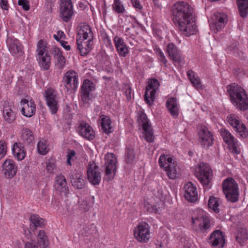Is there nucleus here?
<instances>
[{"label":"nucleus","instance_id":"obj_13","mask_svg":"<svg viewBox=\"0 0 248 248\" xmlns=\"http://www.w3.org/2000/svg\"><path fill=\"white\" fill-rule=\"evenodd\" d=\"M213 172L210 165L202 162V186L204 191H208L212 186Z\"/></svg>","mask_w":248,"mask_h":248},{"label":"nucleus","instance_id":"obj_7","mask_svg":"<svg viewBox=\"0 0 248 248\" xmlns=\"http://www.w3.org/2000/svg\"><path fill=\"white\" fill-rule=\"evenodd\" d=\"M134 235L138 241L147 243L150 238L149 224L144 222L140 223L134 230Z\"/></svg>","mask_w":248,"mask_h":248},{"label":"nucleus","instance_id":"obj_59","mask_svg":"<svg viewBox=\"0 0 248 248\" xmlns=\"http://www.w3.org/2000/svg\"><path fill=\"white\" fill-rule=\"evenodd\" d=\"M24 248H38L35 242H29L25 244Z\"/></svg>","mask_w":248,"mask_h":248},{"label":"nucleus","instance_id":"obj_11","mask_svg":"<svg viewBox=\"0 0 248 248\" xmlns=\"http://www.w3.org/2000/svg\"><path fill=\"white\" fill-rule=\"evenodd\" d=\"M87 178L89 181L93 185L100 183L101 175L99 168L94 162H90L88 165Z\"/></svg>","mask_w":248,"mask_h":248},{"label":"nucleus","instance_id":"obj_54","mask_svg":"<svg viewBox=\"0 0 248 248\" xmlns=\"http://www.w3.org/2000/svg\"><path fill=\"white\" fill-rule=\"evenodd\" d=\"M156 53L158 60L164 64L166 65L167 60L162 50L160 48H157Z\"/></svg>","mask_w":248,"mask_h":248},{"label":"nucleus","instance_id":"obj_39","mask_svg":"<svg viewBox=\"0 0 248 248\" xmlns=\"http://www.w3.org/2000/svg\"><path fill=\"white\" fill-rule=\"evenodd\" d=\"M240 16L245 18L248 14V0H237Z\"/></svg>","mask_w":248,"mask_h":248},{"label":"nucleus","instance_id":"obj_36","mask_svg":"<svg viewBox=\"0 0 248 248\" xmlns=\"http://www.w3.org/2000/svg\"><path fill=\"white\" fill-rule=\"evenodd\" d=\"M192 224L194 231L200 232L202 230V213L200 211H195L192 217Z\"/></svg>","mask_w":248,"mask_h":248},{"label":"nucleus","instance_id":"obj_8","mask_svg":"<svg viewBox=\"0 0 248 248\" xmlns=\"http://www.w3.org/2000/svg\"><path fill=\"white\" fill-rule=\"evenodd\" d=\"M220 135L232 154L238 155L240 153V150L238 148L239 145L237 140L229 131L222 128L220 130Z\"/></svg>","mask_w":248,"mask_h":248},{"label":"nucleus","instance_id":"obj_61","mask_svg":"<svg viewBox=\"0 0 248 248\" xmlns=\"http://www.w3.org/2000/svg\"><path fill=\"white\" fill-rule=\"evenodd\" d=\"M131 2L133 5V6L137 9H141L142 8V6L140 3V2L138 0H131Z\"/></svg>","mask_w":248,"mask_h":248},{"label":"nucleus","instance_id":"obj_55","mask_svg":"<svg viewBox=\"0 0 248 248\" xmlns=\"http://www.w3.org/2000/svg\"><path fill=\"white\" fill-rule=\"evenodd\" d=\"M18 4L21 6L24 11H28L30 8L29 2L28 0H18Z\"/></svg>","mask_w":248,"mask_h":248},{"label":"nucleus","instance_id":"obj_24","mask_svg":"<svg viewBox=\"0 0 248 248\" xmlns=\"http://www.w3.org/2000/svg\"><path fill=\"white\" fill-rule=\"evenodd\" d=\"M6 42L9 47V51L13 55L16 54L22 55L23 53L22 46L17 39L12 37H8Z\"/></svg>","mask_w":248,"mask_h":248},{"label":"nucleus","instance_id":"obj_52","mask_svg":"<svg viewBox=\"0 0 248 248\" xmlns=\"http://www.w3.org/2000/svg\"><path fill=\"white\" fill-rule=\"evenodd\" d=\"M76 152L74 150H68L67 155L66 163L68 165L72 166L76 159Z\"/></svg>","mask_w":248,"mask_h":248},{"label":"nucleus","instance_id":"obj_4","mask_svg":"<svg viewBox=\"0 0 248 248\" xmlns=\"http://www.w3.org/2000/svg\"><path fill=\"white\" fill-rule=\"evenodd\" d=\"M44 95L51 113L56 114L60 108V97L57 92L52 88H48L45 91Z\"/></svg>","mask_w":248,"mask_h":248},{"label":"nucleus","instance_id":"obj_5","mask_svg":"<svg viewBox=\"0 0 248 248\" xmlns=\"http://www.w3.org/2000/svg\"><path fill=\"white\" fill-rule=\"evenodd\" d=\"M228 124L231 125L234 131L240 136L245 139L248 136V130L245 125L241 122L240 119L235 114H231L226 118Z\"/></svg>","mask_w":248,"mask_h":248},{"label":"nucleus","instance_id":"obj_9","mask_svg":"<svg viewBox=\"0 0 248 248\" xmlns=\"http://www.w3.org/2000/svg\"><path fill=\"white\" fill-rule=\"evenodd\" d=\"M95 87L93 83L89 79H85L80 89L81 100L84 104H87L93 98V92Z\"/></svg>","mask_w":248,"mask_h":248},{"label":"nucleus","instance_id":"obj_46","mask_svg":"<svg viewBox=\"0 0 248 248\" xmlns=\"http://www.w3.org/2000/svg\"><path fill=\"white\" fill-rule=\"evenodd\" d=\"M37 56H39L44 55L46 54H49L47 51L46 43L43 40H40L37 44Z\"/></svg>","mask_w":248,"mask_h":248},{"label":"nucleus","instance_id":"obj_64","mask_svg":"<svg viewBox=\"0 0 248 248\" xmlns=\"http://www.w3.org/2000/svg\"><path fill=\"white\" fill-rule=\"evenodd\" d=\"M107 39H108V43H109V44H110V46L111 48H112V49H113V46H112V44H111V42H110V40L108 38H107Z\"/></svg>","mask_w":248,"mask_h":248},{"label":"nucleus","instance_id":"obj_51","mask_svg":"<svg viewBox=\"0 0 248 248\" xmlns=\"http://www.w3.org/2000/svg\"><path fill=\"white\" fill-rule=\"evenodd\" d=\"M113 9L118 13H124L125 9L120 0H114Z\"/></svg>","mask_w":248,"mask_h":248},{"label":"nucleus","instance_id":"obj_62","mask_svg":"<svg viewBox=\"0 0 248 248\" xmlns=\"http://www.w3.org/2000/svg\"><path fill=\"white\" fill-rule=\"evenodd\" d=\"M125 93L127 100H130L131 98V90L129 87L125 89Z\"/></svg>","mask_w":248,"mask_h":248},{"label":"nucleus","instance_id":"obj_38","mask_svg":"<svg viewBox=\"0 0 248 248\" xmlns=\"http://www.w3.org/2000/svg\"><path fill=\"white\" fill-rule=\"evenodd\" d=\"M37 240L40 248H47L48 245V237L44 230L39 231L37 234Z\"/></svg>","mask_w":248,"mask_h":248},{"label":"nucleus","instance_id":"obj_57","mask_svg":"<svg viewBox=\"0 0 248 248\" xmlns=\"http://www.w3.org/2000/svg\"><path fill=\"white\" fill-rule=\"evenodd\" d=\"M53 37L56 41H59L60 42V40L62 39H64L65 37V35L62 31H57L56 34L53 35Z\"/></svg>","mask_w":248,"mask_h":248},{"label":"nucleus","instance_id":"obj_32","mask_svg":"<svg viewBox=\"0 0 248 248\" xmlns=\"http://www.w3.org/2000/svg\"><path fill=\"white\" fill-rule=\"evenodd\" d=\"M37 60L41 68L44 70H47L51 66V57L49 54L36 56Z\"/></svg>","mask_w":248,"mask_h":248},{"label":"nucleus","instance_id":"obj_44","mask_svg":"<svg viewBox=\"0 0 248 248\" xmlns=\"http://www.w3.org/2000/svg\"><path fill=\"white\" fill-rule=\"evenodd\" d=\"M248 239V234L246 229L242 228L238 231L236 240L241 245H243Z\"/></svg>","mask_w":248,"mask_h":248},{"label":"nucleus","instance_id":"obj_12","mask_svg":"<svg viewBox=\"0 0 248 248\" xmlns=\"http://www.w3.org/2000/svg\"><path fill=\"white\" fill-rule=\"evenodd\" d=\"M159 84L155 79H152L148 82L144 94V99L149 105H152L155 99V94L158 88Z\"/></svg>","mask_w":248,"mask_h":248},{"label":"nucleus","instance_id":"obj_34","mask_svg":"<svg viewBox=\"0 0 248 248\" xmlns=\"http://www.w3.org/2000/svg\"><path fill=\"white\" fill-rule=\"evenodd\" d=\"M100 124L102 131L106 134H109L112 132L111 121L108 116L101 115L100 116Z\"/></svg>","mask_w":248,"mask_h":248},{"label":"nucleus","instance_id":"obj_50","mask_svg":"<svg viewBox=\"0 0 248 248\" xmlns=\"http://www.w3.org/2000/svg\"><path fill=\"white\" fill-rule=\"evenodd\" d=\"M95 229V226L93 224H91L83 227L80 233L83 236H88L93 233Z\"/></svg>","mask_w":248,"mask_h":248},{"label":"nucleus","instance_id":"obj_29","mask_svg":"<svg viewBox=\"0 0 248 248\" xmlns=\"http://www.w3.org/2000/svg\"><path fill=\"white\" fill-rule=\"evenodd\" d=\"M166 107L174 118L178 116L179 108L176 98L173 97L169 98L166 102Z\"/></svg>","mask_w":248,"mask_h":248},{"label":"nucleus","instance_id":"obj_48","mask_svg":"<svg viewBox=\"0 0 248 248\" xmlns=\"http://www.w3.org/2000/svg\"><path fill=\"white\" fill-rule=\"evenodd\" d=\"M37 150L41 155L46 154L49 151L47 141L44 140H40L37 144Z\"/></svg>","mask_w":248,"mask_h":248},{"label":"nucleus","instance_id":"obj_17","mask_svg":"<svg viewBox=\"0 0 248 248\" xmlns=\"http://www.w3.org/2000/svg\"><path fill=\"white\" fill-rule=\"evenodd\" d=\"M21 112L27 117H31L34 115L36 111V106L32 100L29 101L23 99L20 102Z\"/></svg>","mask_w":248,"mask_h":248},{"label":"nucleus","instance_id":"obj_28","mask_svg":"<svg viewBox=\"0 0 248 248\" xmlns=\"http://www.w3.org/2000/svg\"><path fill=\"white\" fill-rule=\"evenodd\" d=\"M114 45L120 56L125 57L129 52L123 38L116 36L113 38Z\"/></svg>","mask_w":248,"mask_h":248},{"label":"nucleus","instance_id":"obj_3","mask_svg":"<svg viewBox=\"0 0 248 248\" xmlns=\"http://www.w3.org/2000/svg\"><path fill=\"white\" fill-rule=\"evenodd\" d=\"M158 162L159 166L164 168L170 179H174L178 177L179 172L176 168V162L170 155H161Z\"/></svg>","mask_w":248,"mask_h":248},{"label":"nucleus","instance_id":"obj_2","mask_svg":"<svg viewBox=\"0 0 248 248\" xmlns=\"http://www.w3.org/2000/svg\"><path fill=\"white\" fill-rule=\"evenodd\" d=\"M231 102L241 110L248 108V98L245 90L240 86L232 83L227 86Z\"/></svg>","mask_w":248,"mask_h":248},{"label":"nucleus","instance_id":"obj_42","mask_svg":"<svg viewBox=\"0 0 248 248\" xmlns=\"http://www.w3.org/2000/svg\"><path fill=\"white\" fill-rule=\"evenodd\" d=\"M21 140L24 142L26 144H30L34 140V137L32 133L29 129H23L21 134Z\"/></svg>","mask_w":248,"mask_h":248},{"label":"nucleus","instance_id":"obj_47","mask_svg":"<svg viewBox=\"0 0 248 248\" xmlns=\"http://www.w3.org/2000/svg\"><path fill=\"white\" fill-rule=\"evenodd\" d=\"M219 199L214 197H210L208 200V206L209 208L212 209L215 213H218L219 209Z\"/></svg>","mask_w":248,"mask_h":248},{"label":"nucleus","instance_id":"obj_27","mask_svg":"<svg viewBox=\"0 0 248 248\" xmlns=\"http://www.w3.org/2000/svg\"><path fill=\"white\" fill-rule=\"evenodd\" d=\"M55 181L57 190L60 192L62 196L66 197L69 190L65 177L62 175H58L56 177Z\"/></svg>","mask_w":248,"mask_h":248},{"label":"nucleus","instance_id":"obj_1","mask_svg":"<svg viewBox=\"0 0 248 248\" xmlns=\"http://www.w3.org/2000/svg\"><path fill=\"white\" fill-rule=\"evenodd\" d=\"M171 13L175 22H177L180 31L189 36L197 31V26L193 17L192 7L187 2L178 1L173 4Z\"/></svg>","mask_w":248,"mask_h":248},{"label":"nucleus","instance_id":"obj_10","mask_svg":"<svg viewBox=\"0 0 248 248\" xmlns=\"http://www.w3.org/2000/svg\"><path fill=\"white\" fill-rule=\"evenodd\" d=\"M138 121L142 126L144 139L148 142H153L155 136L151 124L149 123L146 115L144 113H142L138 118Z\"/></svg>","mask_w":248,"mask_h":248},{"label":"nucleus","instance_id":"obj_60","mask_svg":"<svg viewBox=\"0 0 248 248\" xmlns=\"http://www.w3.org/2000/svg\"><path fill=\"white\" fill-rule=\"evenodd\" d=\"M0 6L4 10L8 9V4L7 0H0Z\"/></svg>","mask_w":248,"mask_h":248},{"label":"nucleus","instance_id":"obj_30","mask_svg":"<svg viewBox=\"0 0 248 248\" xmlns=\"http://www.w3.org/2000/svg\"><path fill=\"white\" fill-rule=\"evenodd\" d=\"M77 43L78 49L82 56L86 55L92 49L93 42L77 39Z\"/></svg>","mask_w":248,"mask_h":248},{"label":"nucleus","instance_id":"obj_35","mask_svg":"<svg viewBox=\"0 0 248 248\" xmlns=\"http://www.w3.org/2000/svg\"><path fill=\"white\" fill-rule=\"evenodd\" d=\"M30 229L32 231L35 230L37 227H42L45 224V220L41 218L38 215H31L30 217Z\"/></svg>","mask_w":248,"mask_h":248},{"label":"nucleus","instance_id":"obj_45","mask_svg":"<svg viewBox=\"0 0 248 248\" xmlns=\"http://www.w3.org/2000/svg\"><path fill=\"white\" fill-rule=\"evenodd\" d=\"M125 161L127 163L131 164L133 163L135 159V154L134 147L131 146H128L126 148L125 154Z\"/></svg>","mask_w":248,"mask_h":248},{"label":"nucleus","instance_id":"obj_21","mask_svg":"<svg viewBox=\"0 0 248 248\" xmlns=\"http://www.w3.org/2000/svg\"><path fill=\"white\" fill-rule=\"evenodd\" d=\"M78 36L77 39L93 42V33L91 27L87 24L82 23L79 26Z\"/></svg>","mask_w":248,"mask_h":248},{"label":"nucleus","instance_id":"obj_20","mask_svg":"<svg viewBox=\"0 0 248 248\" xmlns=\"http://www.w3.org/2000/svg\"><path fill=\"white\" fill-rule=\"evenodd\" d=\"M2 171L5 177L11 179L16 173L17 166L13 160L6 159L2 164Z\"/></svg>","mask_w":248,"mask_h":248},{"label":"nucleus","instance_id":"obj_43","mask_svg":"<svg viewBox=\"0 0 248 248\" xmlns=\"http://www.w3.org/2000/svg\"><path fill=\"white\" fill-rule=\"evenodd\" d=\"M239 188H235L234 191L232 189L229 191L224 192L227 200L231 202H235L238 201Z\"/></svg>","mask_w":248,"mask_h":248},{"label":"nucleus","instance_id":"obj_6","mask_svg":"<svg viewBox=\"0 0 248 248\" xmlns=\"http://www.w3.org/2000/svg\"><path fill=\"white\" fill-rule=\"evenodd\" d=\"M106 179L108 181L113 179L117 169V160L113 153H107L105 157Z\"/></svg>","mask_w":248,"mask_h":248},{"label":"nucleus","instance_id":"obj_14","mask_svg":"<svg viewBox=\"0 0 248 248\" xmlns=\"http://www.w3.org/2000/svg\"><path fill=\"white\" fill-rule=\"evenodd\" d=\"M64 84L67 90H76L78 87V77L74 71L67 72L63 77Z\"/></svg>","mask_w":248,"mask_h":248},{"label":"nucleus","instance_id":"obj_40","mask_svg":"<svg viewBox=\"0 0 248 248\" xmlns=\"http://www.w3.org/2000/svg\"><path fill=\"white\" fill-rule=\"evenodd\" d=\"M72 185L78 189H82L84 187V181L82 176L79 174H75L71 176Z\"/></svg>","mask_w":248,"mask_h":248},{"label":"nucleus","instance_id":"obj_23","mask_svg":"<svg viewBox=\"0 0 248 248\" xmlns=\"http://www.w3.org/2000/svg\"><path fill=\"white\" fill-rule=\"evenodd\" d=\"M214 27L217 32L223 29L228 22L227 15L222 12H216L213 17Z\"/></svg>","mask_w":248,"mask_h":248},{"label":"nucleus","instance_id":"obj_37","mask_svg":"<svg viewBox=\"0 0 248 248\" xmlns=\"http://www.w3.org/2000/svg\"><path fill=\"white\" fill-rule=\"evenodd\" d=\"M222 187L223 193L226 191H229L231 189L234 191L235 188H238L237 183L232 177H229L225 179L222 182Z\"/></svg>","mask_w":248,"mask_h":248},{"label":"nucleus","instance_id":"obj_26","mask_svg":"<svg viewBox=\"0 0 248 248\" xmlns=\"http://www.w3.org/2000/svg\"><path fill=\"white\" fill-rule=\"evenodd\" d=\"M202 148L210 149L213 147L214 140L213 135L206 127L202 126Z\"/></svg>","mask_w":248,"mask_h":248},{"label":"nucleus","instance_id":"obj_49","mask_svg":"<svg viewBox=\"0 0 248 248\" xmlns=\"http://www.w3.org/2000/svg\"><path fill=\"white\" fill-rule=\"evenodd\" d=\"M211 226L210 216L206 214H203L202 213V231L203 230L205 231L210 230Z\"/></svg>","mask_w":248,"mask_h":248},{"label":"nucleus","instance_id":"obj_16","mask_svg":"<svg viewBox=\"0 0 248 248\" xmlns=\"http://www.w3.org/2000/svg\"><path fill=\"white\" fill-rule=\"evenodd\" d=\"M184 196L189 202H194L198 200V192L196 186L191 182L186 183L184 186Z\"/></svg>","mask_w":248,"mask_h":248},{"label":"nucleus","instance_id":"obj_58","mask_svg":"<svg viewBox=\"0 0 248 248\" xmlns=\"http://www.w3.org/2000/svg\"><path fill=\"white\" fill-rule=\"evenodd\" d=\"M198 170H195L194 171L195 175L197 178L199 182L202 184V167L201 164L199 165L197 168Z\"/></svg>","mask_w":248,"mask_h":248},{"label":"nucleus","instance_id":"obj_33","mask_svg":"<svg viewBox=\"0 0 248 248\" xmlns=\"http://www.w3.org/2000/svg\"><path fill=\"white\" fill-rule=\"evenodd\" d=\"M52 54L56 60V65L60 69L62 68L65 63V58L62 55V52L58 47H55L52 50Z\"/></svg>","mask_w":248,"mask_h":248},{"label":"nucleus","instance_id":"obj_18","mask_svg":"<svg viewBox=\"0 0 248 248\" xmlns=\"http://www.w3.org/2000/svg\"><path fill=\"white\" fill-rule=\"evenodd\" d=\"M78 134L82 137L93 140L95 137V132L92 127L87 123L81 122L77 128Z\"/></svg>","mask_w":248,"mask_h":248},{"label":"nucleus","instance_id":"obj_63","mask_svg":"<svg viewBox=\"0 0 248 248\" xmlns=\"http://www.w3.org/2000/svg\"><path fill=\"white\" fill-rule=\"evenodd\" d=\"M60 43H61V46L64 48L66 50H70L71 49V46H70L67 45V42L65 41H63V40H61L60 41Z\"/></svg>","mask_w":248,"mask_h":248},{"label":"nucleus","instance_id":"obj_19","mask_svg":"<svg viewBox=\"0 0 248 248\" xmlns=\"http://www.w3.org/2000/svg\"><path fill=\"white\" fill-rule=\"evenodd\" d=\"M208 242L215 248H223L225 244V238L222 232L214 231L210 235Z\"/></svg>","mask_w":248,"mask_h":248},{"label":"nucleus","instance_id":"obj_41","mask_svg":"<svg viewBox=\"0 0 248 248\" xmlns=\"http://www.w3.org/2000/svg\"><path fill=\"white\" fill-rule=\"evenodd\" d=\"M187 76L192 84L197 89H200L202 87L200 78L192 70L187 72Z\"/></svg>","mask_w":248,"mask_h":248},{"label":"nucleus","instance_id":"obj_56","mask_svg":"<svg viewBox=\"0 0 248 248\" xmlns=\"http://www.w3.org/2000/svg\"><path fill=\"white\" fill-rule=\"evenodd\" d=\"M6 144L3 141H0V158L3 157L6 153Z\"/></svg>","mask_w":248,"mask_h":248},{"label":"nucleus","instance_id":"obj_31","mask_svg":"<svg viewBox=\"0 0 248 248\" xmlns=\"http://www.w3.org/2000/svg\"><path fill=\"white\" fill-rule=\"evenodd\" d=\"M13 154L16 159L18 161L22 160L25 157L26 152L20 143L16 142L12 148Z\"/></svg>","mask_w":248,"mask_h":248},{"label":"nucleus","instance_id":"obj_53","mask_svg":"<svg viewBox=\"0 0 248 248\" xmlns=\"http://www.w3.org/2000/svg\"><path fill=\"white\" fill-rule=\"evenodd\" d=\"M46 169L48 173H54L56 170L55 161L53 160H48L46 164Z\"/></svg>","mask_w":248,"mask_h":248},{"label":"nucleus","instance_id":"obj_25","mask_svg":"<svg viewBox=\"0 0 248 248\" xmlns=\"http://www.w3.org/2000/svg\"><path fill=\"white\" fill-rule=\"evenodd\" d=\"M166 52L170 58L173 62H181V52L173 43H170L167 45Z\"/></svg>","mask_w":248,"mask_h":248},{"label":"nucleus","instance_id":"obj_22","mask_svg":"<svg viewBox=\"0 0 248 248\" xmlns=\"http://www.w3.org/2000/svg\"><path fill=\"white\" fill-rule=\"evenodd\" d=\"M3 117L4 120L11 124L14 122L16 118V112L12 103L5 102L3 107Z\"/></svg>","mask_w":248,"mask_h":248},{"label":"nucleus","instance_id":"obj_15","mask_svg":"<svg viewBox=\"0 0 248 248\" xmlns=\"http://www.w3.org/2000/svg\"><path fill=\"white\" fill-rule=\"evenodd\" d=\"M73 14V5L71 0H61L60 16L62 20L68 22Z\"/></svg>","mask_w":248,"mask_h":248}]
</instances>
